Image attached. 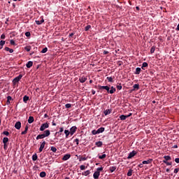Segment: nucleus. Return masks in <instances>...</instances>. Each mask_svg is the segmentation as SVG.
Listing matches in <instances>:
<instances>
[{"instance_id": "obj_11", "label": "nucleus", "mask_w": 179, "mask_h": 179, "mask_svg": "<svg viewBox=\"0 0 179 179\" xmlns=\"http://www.w3.org/2000/svg\"><path fill=\"white\" fill-rule=\"evenodd\" d=\"M69 159H71V155L66 154L63 157L62 160L66 161Z\"/></svg>"}, {"instance_id": "obj_8", "label": "nucleus", "mask_w": 179, "mask_h": 179, "mask_svg": "<svg viewBox=\"0 0 179 179\" xmlns=\"http://www.w3.org/2000/svg\"><path fill=\"white\" fill-rule=\"evenodd\" d=\"M135 155H136V151L134 150L131 152H130L127 157V159H132V157H134V156H135Z\"/></svg>"}, {"instance_id": "obj_45", "label": "nucleus", "mask_w": 179, "mask_h": 179, "mask_svg": "<svg viewBox=\"0 0 179 179\" xmlns=\"http://www.w3.org/2000/svg\"><path fill=\"white\" fill-rule=\"evenodd\" d=\"M80 170H86V166L85 165H81L80 166Z\"/></svg>"}, {"instance_id": "obj_42", "label": "nucleus", "mask_w": 179, "mask_h": 179, "mask_svg": "<svg viewBox=\"0 0 179 179\" xmlns=\"http://www.w3.org/2000/svg\"><path fill=\"white\" fill-rule=\"evenodd\" d=\"M65 107H66V108H71V107H72V104H71V103H66V104L65 105Z\"/></svg>"}, {"instance_id": "obj_37", "label": "nucleus", "mask_w": 179, "mask_h": 179, "mask_svg": "<svg viewBox=\"0 0 179 179\" xmlns=\"http://www.w3.org/2000/svg\"><path fill=\"white\" fill-rule=\"evenodd\" d=\"M37 154H34L33 156H32V160L34 162H36V160H37Z\"/></svg>"}, {"instance_id": "obj_38", "label": "nucleus", "mask_w": 179, "mask_h": 179, "mask_svg": "<svg viewBox=\"0 0 179 179\" xmlns=\"http://www.w3.org/2000/svg\"><path fill=\"white\" fill-rule=\"evenodd\" d=\"M6 51H9V52H10V54H12V52H13V49H10L8 47H6Z\"/></svg>"}, {"instance_id": "obj_31", "label": "nucleus", "mask_w": 179, "mask_h": 179, "mask_svg": "<svg viewBox=\"0 0 179 179\" xmlns=\"http://www.w3.org/2000/svg\"><path fill=\"white\" fill-rule=\"evenodd\" d=\"M90 29H92V26H91V25H87V26L85 27V31H89V30H90Z\"/></svg>"}, {"instance_id": "obj_46", "label": "nucleus", "mask_w": 179, "mask_h": 179, "mask_svg": "<svg viewBox=\"0 0 179 179\" xmlns=\"http://www.w3.org/2000/svg\"><path fill=\"white\" fill-rule=\"evenodd\" d=\"M3 135H6V136H9V131H5L3 132Z\"/></svg>"}, {"instance_id": "obj_44", "label": "nucleus", "mask_w": 179, "mask_h": 179, "mask_svg": "<svg viewBox=\"0 0 179 179\" xmlns=\"http://www.w3.org/2000/svg\"><path fill=\"white\" fill-rule=\"evenodd\" d=\"M96 171H98L99 173H100V171H103V167H99L96 169Z\"/></svg>"}, {"instance_id": "obj_23", "label": "nucleus", "mask_w": 179, "mask_h": 179, "mask_svg": "<svg viewBox=\"0 0 179 179\" xmlns=\"http://www.w3.org/2000/svg\"><path fill=\"white\" fill-rule=\"evenodd\" d=\"M116 169H117L116 166H110L109 169L110 173H114V171H115Z\"/></svg>"}, {"instance_id": "obj_21", "label": "nucleus", "mask_w": 179, "mask_h": 179, "mask_svg": "<svg viewBox=\"0 0 179 179\" xmlns=\"http://www.w3.org/2000/svg\"><path fill=\"white\" fill-rule=\"evenodd\" d=\"M64 134L66 136V138H68V136H69V135H71V131H69V130H64Z\"/></svg>"}, {"instance_id": "obj_32", "label": "nucleus", "mask_w": 179, "mask_h": 179, "mask_svg": "<svg viewBox=\"0 0 179 179\" xmlns=\"http://www.w3.org/2000/svg\"><path fill=\"white\" fill-rule=\"evenodd\" d=\"M23 101H24V103H27V101H29V96H24L23 97Z\"/></svg>"}, {"instance_id": "obj_1", "label": "nucleus", "mask_w": 179, "mask_h": 179, "mask_svg": "<svg viewBox=\"0 0 179 179\" xmlns=\"http://www.w3.org/2000/svg\"><path fill=\"white\" fill-rule=\"evenodd\" d=\"M50 130H45L44 131V134H39L36 136V141H38V139H44V138H47V136H50Z\"/></svg>"}, {"instance_id": "obj_64", "label": "nucleus", "mask_w": 179, "mask_h": 179, "mask_svg": "<svg viewBox=\"0 0 179 179\" xmlns=\"http://www.w3.org/2000/svg\"><path fill=\"white\" fill-rule=\"evenodd\" d=\"M92 94H96V91L92 90Z\"/></svg>"}, {"instance_id": "obj_49", "label": "nucleus", "mask_w": 179, "mask_h": 179, "mask_svg": "<svg viewBox=\"0 0 179 179\" xmlns=\"http://www.w3.org/2000/svg\"><path fill=\"white\" fill-rule=\"evenodd\" d=\"M9 42H10V44H11V45H15V41L10 40L9 41Z\"/></svg>"}, {"instance_id": "obj_7", "label": "nucleus", "mask_w": 179, "mask_h": 179, "mask_svg": "<svg viewBox=\"0 0 179 179\" xmlns=\"http://www.w3.org/2000/svg\"><path fill=\"white\" fill-rule=\"evenodd\" d=\"M45 148V141H43L42 143L41 144V146L39 148V152L41 153L43 152V149Z\"/></svg>"}, {"instance_id": "obj_35", "label": "nucleus", "mask_w": 179, "mask_h": 179, "mask_svg": "<svg viewBox=\"0 0 179 179\" xmlns=\"http://www.w3.org/2000/svg\"><path fill=\"white\" fill-rule=\"evenodd\" d=\"M50 150H52V152H53V153H56L57 152V148L52 146L50 148Z\"/></svg>"}, {"instance_id": "obj_56", "label": "nucleus", "mask_w": 179, "mask_h": 179, "mask_svg": "<svg viewBox=\"0 0 179 179\" xmlns=\"http://www.w3.org/2000/svg\"><path fill=\"white\" fill-rule=\"evenodd\" d=\"M27 134V131L24 130V131H22L21 135H26Z\"/></svg>"}, {"instance_id": "obj_26", "label": "nucleus", "mask_w": 179, "mask_h": 179, "mask_svg": "<svg viewBox=\"0 0 179 179\" xmlns=\"http://www.w3.org/2000/svg\"><path fill=\"white\" fill-rule=\"evenodd\" d=\"M98 134H102V132H104V127H100L97 129Z\"/></svg>"}, {"instance_id": "obj_41", "label": "nucleus", "mask_w": 179, "mask_h": 179, "mask_svg": "<svg viewBox=\"0 0 179 179\" xmlns=\"http://www.w3.org/2000/svg\"><path fill=\"white\" fill-rule=\"evenodd\" d=\"M92 135H97L99 134V132L97 131V130H92Z\"/></svg>"}, {"instance_id": "obj_39", "label": "nucleus", "mask_w": 179, "mask_h": 179, "mask_svg": "<svg viewBox=\"0 0 179 179\" xmlns=\"http://www.w3.org/2000/svg\"><path fill=\"white\" fill-rule=\"evenodd\" d=\"M25 36H26V37H27L29 38H30V36H31V34H30V31H27L25 33Z\"/></svg>"}, {"instance_id": "obj_24", "label": "nucleus", "mask_w": 179, "mask_h": 179, "mask_svg": "<svg viewBox=\"0 0 179 179\" xmlns=\"http://www.w3.org/2000/svg\"><path fill=\"white\" fill-rule=\"evenodd\" d=\"M89 174H90V171H89V170L85 171L82 173V175L85 176H89Z\"/></svg>"}, {"instance_id": "obj_47", "label": "nucleus", "mask_w": 179, "mask_h": 179, "mask_svg": "<svg viewBox=\"0 0 179 179\" xmlns=\"http://www.w3.org/2000/svg\"><path fill=\"white\" fill-rule=\"evenodd\" d=\"M134 89H139V85L138 84H135L134 86H133Z\"/></svg>"}, {"instance_id": "obj_9", "label": "nucleus", "mask_w": 179, "mask_h": 179, "mask_svg": "<svg viewBox=\"0 0 179 179\" xmlns=\"http://www.w3.org/2000/svg\"><path fill=\"white\" fill-rule=\"evenodd\" d=\"M15 128L16 129H20V128H22V123L20 122H17L15 124Z\"/></svg>"}, {"instance_id": "obj_14", "label": "nucleus", "mask_w": 179, "mask_h": 179, "mask_svg": "<svg viewBox=\"0 0 179 179\" xmlns=\"http://www.w3.org/2000/svg\"><path fill=\"white\" fill-rule=\"evenodd\" d=\"M152 162H153V159H150L147 161H143V164H150V163H152Z\"/></svg>"}, {"instance_id": "obj_53", "label": "nucleus", "mask_w": 179, "mask_h": 179, "mask_svg": "<svg viewBox=\"0 0 179 179\" xmlns=\"http://www.w3.org/2000/svg\"><path fill=\"white\" fill-rule=\"evenodd\" d=\"M0 45H5V41H0Z\"/></svg>"}, {"instance_id": "obj_51", "label": "nucleus", "mask_w": 179, "mask_h": 179, "mask_svg": "<svg viewBox=\"0 0 179 179\" xmlns=\"http://www.w3.org/2000/svg\"><path fill=\"white\" fill-rule=\"evenodd\" d=\"M127 176H128V177H131V176H132V171H129V172L127 173Z\"/></svg>"}, {"instance_id": "obj_43", "label": "nucleus", "mask_w": 179, "mask_h": 179, "mask_svg": "<svg viewBox=\"0 0 179 179\" xmlns=\"http://www.w3.org/2000/svg\"><path fill=\"white\" fill-rule=\"evenodd\" d=\"M155 50H156V48L155 46H153L151 49H150V52L151 54H153V52H155Z\"/></svg>"}, {"instance_id": "obj_61", "label": "nucleus", "mask_w": 179, "mask_h": 179, "mask_svg": "<svg viewBox=\"0 0 179 179\" xmlns=\"http://www.w3.org/2000/svg\"><path fill=\"white\" fill-rule=\"evenodd\" d=\"M106 54H108V51L104 50V51H103V55H106Z\"/></svg>"}, {"instance_id": "obj_36", "label": "nucleus", "mask_w": 179, "mask_h": 179, "mask_svg": "<svg viewBox=\"0 0 179 179\" xmlns=\"http://www.w3.org/2000/svg\"><path fill=\"white\" fill-rule=\"evenodd\" d=\"M47 51H48V48H44L41 51V52L42 54H45V52H47Z\"/></svg>"}, {"instance_id": "obj_50", "label": "nucleus", "mask_w": 179, "mask_h": 179, "mask_svg": "<svg viewBox=\"0 0 179 179\" xmlns=\"http://www.w3.org/2000/svg\"><path fill=\"white\" fill-rule=\"evenodd\" d=\"M178 171H179V169H178V168H176V169H174L173 173H174L175 174H177V173H178Z\"/></svg>"}, {"instance_id": "obj_58", "label": "nucleus", "mask_w": 179, "mask_h": 179, "mask_svg": "<svg viewBox=\"0 0 179 179\" xmlns=\"http://www.w3.org/2000/svg\"><path fill=\"white\" fill-rule=\"evenodd\" d=\"M59 132H64V127H59Z\"/></svg>"}, {"instance_id": "obj_10", "label": "nucleus", "mask_w": 179, "mask_h": 179, "mask_svg": "<svg viewBox=\"0 0 179 179\" xmlns=\"http://www.w3.org/2000/svg\"><path fill=\"white\" fill-rule=\"evenodd\" d=\"M93 177L94 179H99V177H100V172L95 171L93 174Z\"/></svg>"}, {"instance_id": "obj_22", "label": "nucleus", "mask_w": 179, "mask_h": 179, "mask_svg": "<svg viewBox=\"0 0 179 179\" xmlns=\"http://www.w3.org/2000/svg\"><path fill=\"white\" fill-rule=\"evenodd\" d=\"M148 63L143 62V64H142V66H141V69L145 70V68H148Z\"/></svg>"}, {"instance_id": "obj_29", "label": "nucleus", "mask_w": 179, "mask_h": 179, "mask_svg": "<svg viewBox=\"0 0 179 179\" xmlns=\"http://www.w3.org/2000/svg\"><path fill=\"white\" fill-rule=\"evenodd\" d=\"M136 75H139V73H141V68L137 67L136 69V72H135Z\"/></svg>"}, {"instance_id": "obj_63", "label": "nucleus", "mask_w": 179, "mask_h": 179, "mask_svg": "<svg viewBox=\"0 0 179 179\" xmlns=\"http://www.w3.org/2000/svg\"><path fill=\"white\" fill-rule=\"evenodd\" d=\"M176 30H177V31H179V24H178V26H177V27H176Z\"/></svg>"}, {"instance_id": "obj_13", "label": "nucleus", "mask_w": 179, "mask_h": 179, "mask_svg": "<svg viewBox=\"0 0 179 179\" xmlns=\"http://www.w3.org/2000/svg\"><path fill=\"white\" fill-rule=\"evenodd\" d=\"M87 80V78L83 76L80 78V83H85Z\"/></svg>"}, {"instance_id": "obj_30", "label": "nucleus", "mask_w": 179, "mask_h": 179, "mask_svg": "<svg viewBox=\"0 0 179 179\" xmlns=\"http://www.w3.org/2000/svg\"><path fill=\"white\" fill-rule=\"evenodd\" d=\"M75 32H73L69 34V38H76V36H75Z\"/></svg>"}, {"instance_id": "obj_55", "label": "nucleus", "mask_w": 179, "mask_h": 179, "mask_svg": "<svg viewBox=\"0 0 179 179\" xmlns=\"http://www.w3.org/2000/svg\"><path fill=\"white\" fill-rule=\"evenodd\" d=\"M75 142H76V145H79V138H76Z\"/></svg>"}, {"instance_id": "obj_54", "label": "nucleus", "mask_w": 179, "mask_h": 179, "mask_svg": "<svg viewBox=\"0 0 179 179\" xmlns=\"http://www.w3.org/2000/svg\"><path fill=\"white\" fill-rule=\"evenodd\" d=\"M107 79H108V82H113L112 77H107Z\"/></svg>"}, {"instance_id": "obj_62", "label": "nucleus", "mask_w": 179, "mask_h": 179, "mask_svg": "<svg viewBox=\"0 0 179 179\" xmlns=\"http://www.w3.org/2000/svg\"><path fill=\"white\" fill-rule=\"evenodd\" d=\"M25 131L27 132V131H29V126H26L25 127Z\"/></svg>"}, {"instance_id": "obj_2", "label": "nucleus", "mask_w": 179, "mask_h": 179, "mask_svg": "<svg viewBox=\"0 0 179 179\" xmlns=\"http://www.w3.org/2000/svg\"><path fill=\"white\" fill-rule=\"evenodd\" d=\"M48 127H50V124L47 122L43 123L41 124V128H40V131H45V129H47V128H48Z\"/></svg>"}, {"instance_id": "obj_40", "label": "nucleus", "mask_w": 179, "mask_h": 179, "mask_svg": "<svg viewBox=\"0 0 179 179\" xmlns=\"http://www.w3.org/2000/svg\"><path fill=\"white\" fill-rule=\"evenodd\" d=\"M163 163H164L165 164H166V166H171L172 163L171 162H169L167 161H163Z\"/></svg>"}, {"instance_id": "obj_17", "label": "nucleus", "mask_w": 179, "mask_h": 179, "mask_svg": "<svg viewBox=\"0 0 179 179\" xmlns=\"http://www.w3.org/2000/svg\"><path fill=\"white\" fill-rule=\"evenodd\" d=\"M10 100H12V96H7V101H6L7 106H9V104H10Z\"/></svg>"}, {"instance_id": "obj_20", "label": "nucleus", "mask_w": 179, "mask_h": 179, "mask_svg": "<svg viewBox=\"0 0 179 179\" xmlns=\"http://www.w3.org/2000/svg\"><path fill=\"white\" fill-rule=\"evenodd\" d=\"M164 160H163V162H169V160H170L171 159V157L167 155V156H164Z\"/></svg>"}, {"instance_id": "obj_60", "label": "nucleus", "mask_w": 179, "mask_h": 179, "mask_svg": "<svg viewBox=\"0 0 179 179\" xmlns=\"http://www.w3.org/2000/svg\"><path fill=\"white\" fill-rule=\"evenodd\" d=\"M3 148L4 149H6L8 148V145H6V143H3Z\"/></svg>"}, {"instance_id": "obj_19", "label": "nucleus", "mask_w": 179, "mask_h": 179, "mask_svg": "<svg viewBox=\"0 0 179 179\" xmlns=\"http://www.w3.org/2000/svg\"><path fill=\"white\" fill-rule=\"evenodd\" d=\"M96 146H97L98 148H101V146H103V142L101 141H98L95 143Z\"/></svg>"}, {"instance_id": "obj_18", "label": "nucleus", "mask_w": 179, "mask_h": 179, "mask_svg": "<svg viewBox=\"0 0 179 179\" xmlns=\"http://www.w3.org/2000/svg\"><path fill=\"white\" fill-rule=\"evenodd\" d=\"M35 22L36 24H43L44 23V19L42 18L41 20H36Z\"/></svg>"}, {"instance_id": "obj_12", "label": "nucleus", "mask_w": 179, "mask_h": 179, "mask_svg": "<svg viewBox=\"0 0 179 179\" xmlns=\"http://www.w3.org/2000/svg\"><path fill=\"white\" fill-rule=\"evenodd\" d=\"M29 124H33L34 122V117L33 116H29L28 119Z\"/></svg>"}, {"instance_id": "obj_15", "label": "nucleus", "mask_w": 179, "mask_h": 179, "mask_svg": "<svg viewBox=\"0 0 179 179\" xmlns=\"http://www.w3.org/2000/svg\"><path fill=\"white\" fill-rule=\"evenodd\" d=\"M27 68H31L33 66V62L29 61L26 64Z\"/></svg>"}, {"instance_id": "obj_28", "label": "nucleus", "mask_w": 179, "mask_h": 179, "mask_svg": "<svg viewBox=\"0 0 179 179\" xmlns=\"http://www.w3.org/2000/svg\"><path fill=\"white\" fill-rule=\"evenodd\" d=\"M85 160H87V157H80L79 162H85Z\"/></svg>"}, {"instance_id": "obj_27", "label": "nucleus", "mask_w": 179, "mask_h": 179, "mask_svg": "<svg viewBox=\"0 0 179 179\" xmlns=\"http://www.w3.org/2000/svg\"><path fill=\"white\" fill-rule=\"evenodd\" d=\"M47 176V173H45V171H42L40 173V177H41L42 178H44V177H45Z\"/></svg>"}, {"instance_id": "obj_4", "label": "nucleus", "mask_w": 179, "mask_h": 179, "mask_svg": "<svg viewBox=\"0 0 179 179\" xmlns=\"http://www.w3.org/2000/svg\"><path fill=\"white\" fill-rule=\"evenodd\" d=\"M76 129H78V127H76V126H73L70 129V135H71V136H72L75 134V132H76Z\"/></svg>"}, {"instance_id": "obj_25", "label": "nucleus", "mask_w": 179, "mask_h": 179, "mask_svg": "<svg viewBox=\"0 0 179 179\" xmlns=\"http://www.w3.org/2000/svg\"><path fill=\"white\" fill-rule=\"evenodd\" d=\"M103 114L105 115H108V114H111V110H110V109H107V110H104Z\"/></svg>"}, {"instance_id": "obj_34", "label": "nucleus", "mask_w": 179, "mask_h": 179, "mask_svg": "<svg viewBox=\"0 0 179 179\" xmlns=\"http://www.w3.org/2000/svg\"><path fill=\"white\" fill-rule=\"evenodd\" d=\"M106 156L107 155L106 154H103L102 155H99V159H101V160H103V159H106Z\"/></svg>"}, {"instance_id": "obj_48", "label": "nucleus", "mask_w": 179, "mask_h": 179, "mask_svg": "<svg viewBox=\"0 0 179 179\" xmlns=\"http://www.w3.org/2000/svg\"><path fill=\"white\" fill-rule=\"evenodd\" d=\"M116 87L118 90H121V89H122V86L121 85H117Z\"/></svg>"}, {"instance_id": "obj_5", "label": "nucleus", "mask_w": 179, "mask_h": 179, "mask_svg": "<svg viewBox=\"0 0 179 179\" xmlns=\"http://www.w3.org/2000/svg\"><path fill=\"white\" fill-rule=\"evenodd\" d=\"M99 90H106L108 93L110 92V87L108 86H99Z\"/></svg>"}, {"instance_id": "obj_3", "label": "nucleus", "mask_w": 179, "mask_h": 179, "mask_svg": "<svg viewBox=\"0 0 179 179\" xmlns=\"http://www.w3.org/2000/svg\"><path fill=\"white\" fill-rule=\"evenodd\" d=\"M22 78H23V76H22V74H20L17 77L13 79V83H14V85H16V83H17V82H19V80H20Z\"/></svg>"}, {"instance_id": "obj_6", "label": "nucleus", "mask_w": 179, "mask_h": 179, "mask_svg": "<svg viewBox=\"0 0 179 179\" xmlns=\"http://www.w3.org/2000/svg\"><path fill=\"white\" fill-rule=\"evenodd\" d=\"M131 115H132V113H129V115H122L120 116V118L122 121H124L127 120V118H129V117H131Z\"/></svg>"}, {"instance_id": "obj_59", "label": "nucleus", "mask_w": 179, "mask_h": 179, "mask_svg": "<svg viewBox=\"0 0 179 179\" xmlns=\"http://www.w3.org/2000/svg\"><path fill=\"white\" fill-rule=\"evenodd\" d=\"M175 162L176 163H179V158H176Z\"/></svg>"}, {"instance_id": "obj_33", "label": "nucleus", "mask_w": 179, "mask_h": 179, "mask_svg": "<svg viewBox=\"0 0 179 179\" xmlns=\"http://www.w3.org/2000/svg\"><path fill=\"white\" fill-rule=\"evenodd\" d=\"M8 142H9V138H8L7 137H4L3 138V143H8Z\"/></svg>"}, {"instance_id": "obj_16", "label": "nucleus", "mask_w": 179, "mask_h": 179, "mask_svg": "<svg viewBox=\"0 0 179 179\" xmlns=\"http://www.w3.org/2000/svg\"><path fill=\"white\" fill-rule=\"evenodd\" d=\"M115 87H110V90L109 89V93L110 94H113V93H115Z\"/></svg>"}, {"instance_id": "obj_52", "label": "nucleus", "mask_w": 179, "mask_h": 179, "mask_svg": "<svg viewBox=\"0 0 179 179\" xmlns=\"http://www.w3.org/2000/svg\"><path fill=\"white\" fill-rule=\"evenodd\" d=\"M25 50H26V51H27V52L30 51V50H31L30 46H26V47H25Z\"/></svg>"}, {"instance_id": "obj_57", "label": "nucleus", "mask_w": 179, "mask_h": 179, "mask_svg": "<svg viewBox=\"0 0 179 179\" xmlns=\"http://www.w3.org/2000/svg\"><path fill=\"white\" fill-rule=\"evenodd\" d=\"M1 38L2 40L5 39V34H3L1 36Z\"/></svg>"}]
</instances>
